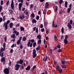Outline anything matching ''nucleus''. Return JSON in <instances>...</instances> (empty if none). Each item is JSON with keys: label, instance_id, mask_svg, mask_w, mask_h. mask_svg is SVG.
<instances>
[{"label": "nucleus", "instance_id": "f03ea898", "mask_svg": "<svg viewBox=\"0 0 74 74\" xmlns=\"http://www.w3.org/2000/svg\"><path fill=\"white\" fill-rule=\"evenodd\" d=\"M73 23V20H71L70 22L68 23V27H69V29H72V27H71V25Z\"/></svg>", "mask_w": 74, "mask_h": 74}, {"label": "nucleus", "instance_id": "4c0bfd02", "mask_svg": "<svg viewBox=\"0 0 74 74\" xmlns=\"http://www.w3.org/2000/svg\"><path fill=\"white\" fill-rule=\"evenodd\" d=\"M61 45H59V44H58L57 45V48H59V49H60V48L61 47Z\"/></svg>", "mask_w": 74, "mask_h": 74}, {"label": "nucleus", "instance_id": "37998d69", "mask_svg": "<svg viewBox=\"0 0 74 74\" xmlns=\"http://www.w3.org/2000/svg\"><path fill=\"white\" fill-rule=\"evenodd\" d=\"M17 33V31L16 30H14L13 31V33H14V34H16Z\"/></svg>", "mask_w": 74, "mask_h": 74}, {"label": "nucleus", "instance_id": "2eb2a0df", "mask_svg": "<svg viewBox=\"0 0 74 74\" xmlns=\"http://www.w3.org/2000/svg\"><path fill=\"white\" fill-rule=\"evenodd\" d=\"M40 46L39 45H38V47L36 48V49L37 50H37L39 51V50H40Z\"/></svg>", "mask_w": 74, "mask_h": 74}, {"label": "nucleus", "instance_id": "69168bd1", "mask_svg": "<svg viewBox=\"0 0 74 74\" xmlns=\"http://www.w3.org/2000/svg\"><path fill=\"white\" fill-rule=\"evenodd\" d=\"M12 52H13V49H11L10 50V53H12Z\"/></svg>", "mask_w": 74, "mask_h": 74}, {"label": "nucleus", "instance_id": "58836bf2", "mask_svg": "<svg viewBox=\"0 0 74 74\" xmlns=\"http://www.w3.org/2000/svg\"><path fill=\"white\" fill-rule=\"evenodd\" d=\"M18 6L19 7H22V3H20L18 5Z\"/></svg>", "mask_w": 74, "mask_h": 74}, {"label": "nucleus", "instance_id": "cd10ccee", "mask_svg": "<svg viewBox=\"0 0 74 74\" xmlns=\"http://www.w3.org/2000/svg\"><path fill=\"white\" fill-rule=\"evenodd\" d=\"M20 64H22L23 62V60H22L21 59L20 60Z\"/></svg>", "mask_w": 74, "mask_h": 74}, {"label": "nucleus", "instance_id": "bb28decb", "mask_svg": "<svg viewBox=\"0 0 74 74\" xmlns=\"http://www.w3.org/2000/svg\"><path fill=\"white\" fill-rule=\"evenodd\" d=\"M9 11L10 14H12L13 13V10H12V9H10Z\"/></svg>", "mask_w": 74, "mask_h": 74}, {"label": "nucleus", "instance_id": "13d9d810", "mask_svg": "<svg viewBox=\"0 0 74 74\" xmlns=\"http://www.w3.org/2000/svg\"><path fill=\"white\" fill-rule=\"evenodd\" d=\"M45 11H44V12H43V14H44V16H45V14H46V12H45Z\"/></svg>", "mask_w": 74, "mask_h": 74}, {"label": "nucleus", "instance_id": "774afa93", "mask_svg": "<svg viewBox=\"0 0 74 74\" xmlns=\"http://www.w3.org/2000/svg\"><path fill=\"white\" fill-rule=\"evenodd\" d=\"M45 74H48V71H47V70H46L45 71Z\"/></svg>", "mask_w": 74, "mask_h": 74}, {"label": "nucleus", "instance_id": "a18cd8bd", "mask_svg": "<svg viewBox=\"0 0 74 74\" xmlns=\"http://www.w3.org/2000/svg\"><path fill=\"white\" fill-rule=\"evenodd\" d=\"M33 7H34V5L32 4H31L30 6V9H32Z\"/></svg>", "mask_w": 74, "mask_h": 74}, {"label": "nucleus", "instance_id": "39448f33", "mask_svg": "<svg viewBox=\"0 0 74 74\" xmlns=\"http://www.w3.org/2000/svg\"><path fill=\"white\" fill-rule=\"evenodd\" d=\"M10 6L11 8V9H12V10H14V1L13 0H12V3L11 4Z\"/></svg>", "mask_w": 74, "mask_h": 74}, {"label": "nucleus", "instance_id": "8fccbe9b", "mask_svg": "<svg viewBox=\"0 0 74 74\" xmlns=\"http://www.w3.org/2000/svg\"><path fill=\"white\" fill-rule=\"evenodd\" d=\"M45 30L44 29V28H43L42 29H41V32H45Z\"/></svg>", "mask_w": 74, "mask_h": 74}, {"label": "nucleus", "instance_id": "7c9ffc66", "mask_svg": "<svg viewBox=\"0 0 74 74\" xmlns=\"http://www.w3.org/2000/svg\"><path fill=\"white\" fill-rule=\"evenodd\" d=\"M58 71H59V73H62V71H63V70H62V69H60Z\"/></svg>", "mask_w": 74, "mask_h": 74}, {"label": "nucleus", "instance_id": "20e7f679", "mask_svg": "<svg viewBox=\"0 0 74 74\" xmlns=\"http://www.w3.org/2000/svg\"><path fill=\"white\" fill-rule=\"evenodd\" d=\"M21 65L18 64H16L15 65V67H16V68L15 69L16 71H18L19 70V69Z\"/></svg>", "mask_w": 74, "mask_h": 74}, {"label": "nucleus", "instance_id": "f3484780", "mask_svg": "<svg viewBox=\"0 0 74 74\" xmlns=\"http://www.w3.org/2000/svg\"><path fill=\"white\" fill-rule=\"evenodd\" d=\"M9 26L10 28H12L13 26V23H10L9 25Z\"/></svg>", "mask_w": 74, "mask_h": 74}, {"label": "nucleus", "instance_id": "c03bdc74", "mask_svg": "<svg viewBox=\"0 0 74 74\" xmlns=\"http://www.w3.org/2000/svg\"><path fill=\"white\" fill-rule=\"evenodd\" d=\"M45 4H46V6L47 7H48V6H49V3H48V2H46Z\"/></svg>", "mask_w": 74, "mask_h": 74}, {"label": "nucleus", "instance_id": "603ef678", "mask_svg": "<svg viewBox=\"0 0 74 74\" xmlns=\"http://www.w3.org/2000/svg\"><path fill=\"white\" fill-rule=\"evenodd\" d=\"M52 49H50L49 50V53H52Z\"/></svg>", "mask_w": 74, "mask_h": 74}, {"label": "nucleus", "instance_id": "412c9836", "mask_svg": "<svg viewBox=\"0 0 74 74\" xmlns=\"http://www.w3.org/2000/svg\"><path fill=\"white\" fill-rule=\"evenodd\" d=\"M15 34H13L11 35V38H15Z\"/></svg>", "mask_w": 74, "mask_h": 74}, {"label": "nucleus", "instance_id": "423d86ee", "mask_svg": "<svg viewBox=\"0 0 74 74\" xmlns=\"http://www.w3.org/2000/svg\"><path fill=\"white\" fill-rule=\"evenodd\" d=\"M32 45H33V44L32 43H31V42L30 41V42H28L27 44V46L28 47H32Z\"/></svg>", "mask_w": 74, "mask_h": 74}, {"label": "nucleus", "instance_id": "393cba45", "mask_svg": "<svg viewBox=\"0 0 74 74\" xmlns=\"http://www.w3.org/2000/svg\"><path fill=\"white\" fill-rule=\"evenodd\" d=\"M60 69L59 68V65H58L57 66H56V69L57 71H58Z\"/></svg>", "mask_w": 74, "mask_h": 74}, {"label": "nucleus", "instance_id": "6ab92c4d", "mask_svg": "<svg viewBox=\"0 0 74 74\" xmlns=\"http://www.w3.org/2000/svg\"><path fill=\"white\" fill-rule=\"evenodd\" d=\"M37 54H33V58H35L36 56H37Z\"/></svg>", "mask_w": 74, "mask_h": 74}, {"label": "nucleus", "instance_id": "c85d7f7f", "mask_svg": "<svg viewBox=\"0 0 74 74\" xmlns=\"http://www.w3.org/2000/svg\"><path fill=\"white\" fill-rule=\"evenodd\" d=\"M58 52L60 53L62 52V49H59L57 50Z\"/></svg>", "mask_w": 74, "mask_h": 74}, {"label": "nucleus", "instance_id": "a878e982", "mask_svg": "<svg viewBox=\"0 0 74 74\" xmlns=\"http://www.w3.org/2000/svg\"><path fill=\"white\" fill-rule=\"evenodd\" d=\"M41 40L39 39L38 41V44L40 45V44H41Z\"/></svg>", "mask_w": 74, "mask_h": 74}, {"label": "nucleus", "instance_id": "ddd939ff", "mask_svg": "<svg viewBox=\"0 0 74 74\" xmlns=\"http://www.w3.org/2000/svg\"><path fill=\"white\" fill-rule=\"evenodd\" d=\"M32 23H37V21L35 19H34L32 20Z\"/></svg>", "mask_w": 74, "mask_h": 74}, {"label": "nucleus", "instance_id": "9d476101", "mask_svg": "<svg viewBox=\"0 0 74 74\" xmlns=\"http://www.w3.org/2000/svg\"><path fill=\"white\" fill-rule=\"evenodd\" d=\"M5 57H2L1 59V62H5Z\"/></svg>", "mask_w": 74, "mask_h": 74}, {"label": "nucleus", "instance_id": "f704fd0d", "mask_svg": "<svg viewBox=\"0 0 74 74\" xmlns=\"http://www.w3.org/2000/svg\"><path fill=\"white\" fill-rule=\"evenodd\" d=\"M69 38V36H68V35H66L65 36V40H67V38Z\"/></svg>", "mask_w": 74, "mask_h": 74}, {"label": "nucleus", "instance_id": "b1692460", "mask_svg": "<svg viewBox=\"0 0 74 74\" xmlns=\"http://www.w3.org/2000/svg\"><path fill=\"white\" fill-rule=\"evenodd\" d=\"M22 40L23 41H26V37H23Z\"/></svg>", "mask_w": 74, "mask_h": 74}, {"label": "nucleus", "instance_id": "dca6fc26", "mask_svg": "<svg viewBox=\"0 0 74 74\" xmlns=\"http://www.w3.org/2000/svg\"><path fill=\"white\" fill-rule=\"evenodd\" d=\"M20 30L22 32V31H24L25 30V28L22 27H20Z\"/></svg>", "mask_w": 74, "mask_h": 74}, {"label": "nucleus", "instance_id": "ea45409f", "mask_svg": "<svg viewBox=\"0 0 74 74\" xmlns=\"http://www.w3.org/2000/svg\"><path fill=\"white\" fill-rule=\"evenodd\" d=\"M20 26V23H18V24H17L16 25V27H19Z\"/></svg>", "mask_w": 74, "mask_h": 74}, {"label": "nucleus", "instance_id": "6e6552de", "mask_svg": "<svg viewBox=\"0 0 74 74\" xmlns=\"http://www.w3.org/2000/svg\"><path fill=\"white\" fill-rule=\"evenodd\" d=\"M19 18L20 19H23L25 18V15L24 14H22L21 15V16H19Z\"/></svg>", "mask_w": 74, "mask_h": 74}, {"label": "nucleus", "instance_id": "79ce46f5", "mask_svg": "<svg viewBox=\"0 0 74 74\" xmlns=\"http://www.w3.org/2000/svg\"><path fill=\"white\" fill-rule=\"evenodd\" d=\"M30 41H31V43H32L33 44V42H34V40L31 39V40Z\"/></svg>", "mask_w": 74, "mask_h": 74}, {"label": "nucleus", "instance_id": "e433bc0d", "mask_svg": "<svg viewBox=\"0 0 74 74\" xmlns=\"http://www.w3.org/2000/svg\"><path fill=\"white\" fill-rule=\"evenodd\" d=\"M63 0H60L59 1V3L60 4H62V3H63Z\"/></svg>", "mask_w": 74, "mask_h": 74}, {"label": "nucleus", "instance_id": "680f3d73", "mask_svg": "<svg viewBox=\"0 0 74 74\" xmlns=\"http://www.w3.org/2000/svg\"><path fill=\"white\" fill-rule=\"evenodd\" d=\"M22 36L20 37L18 40H19L20 41H21V40H22Z\"/></svg>", "mask_w": 74, "mask_h": 74}, {"label": "nucleus", "instance_id": "1a4fd4ad", "mask_svg": "<svg viewBox=\"0 0 74 74\" xmlns=\"http://www.w3.org/2000/svg\"><path fill=\"white\" fill-rule=\"evenodd\" d=\"M47 60H48V56H46V58L45 57H44V58L43 59V62H44V61L45 62H46Z\"/></svg>", "mask_w": 74, "mask_h": 74}, {"label": "nucleus", "instance_id": "c9c22d12", "mask_svg": "<svg viewBox=\"0 0 74 74\" xmlns=\"http://www.w3.org/2000/svg\"><path fill=\"white\" fill-rule=\"evenodd\" d=\"M3 9V8L2 7V6L0 5V12H1V10Z\"/></svg>", "mask_w": 74, "mask_h": 74}, {"label": "nucleus", "instance_id": "473e14b6", "mask_svg": "<svg viewBox=\"0 0 74 74\" xmlns=\"http://www.w3.org/2000/svg\"><path fill=\"white\" fill-rule=\"evenodd\" d=\"M21 42V40H18L17 42V44L18 45L19 44H20V43Z\"/></svg>", "mask_w": 74, "mask_h": 74}, {"label": "nucleus", "instance_id": "4be33fe9", "mask_svg": "<svg viewBox=\"0 0 74 74\" xmlns=\"http://www.w3.org/2000/svg\"><path fill=\"white\" fill-rule=\"evenodd\" d=\"M71 10V9L70 8H68L67 10V12L68 14V13H69V12H70V10Z\"/></svg>", "mask_w": 74, "mask_h": 74}, {"label": "nucleus", "instance_id": "0e129e2a", "mask_svg": "<svg viewBox=\"0 0 74 74\" xmlns=\"http://www.w3.org/2000/svg\"><path fill=\"white\" fill-rule=\"evenodd\" d=\"M3 1L1 0V5H3Z\"/></svg>", "mask_w": 74, "mask_h": 74}, {"label": "nucleus", "instance_id": "de8ad7c7", "mask_svg": "<svg viewBox=\"0 0 74 74\" xmlns=\"http://www.w3.org/2000/svg\"><path fill=\"white\" fill-rule=\"evenodd\" d=\"M39 18H40V16H36V19L37 20H38Z\"/></svg>", "mask_w": 74, "mask_h": 74}, {"label": "nucleus", "instance_id": "bf43d9fd", "mask_svg": "<svg viewBox=\"0 0 74 74\" xmlns=\"http://www.w3.org/2000/svg\"><path fill=\"white\" fill-rule=\"evenodd\" d=\"M36 33H38V28L37 27L36 28Z\"/></svg>", "mask_w": 74, "mask_h": 74}, {"label": "nucleus", "instance_id": "e2e57ef3", "mask_svg": "<svg viewBox=\"0 0 74 74\" xmlns=\"http://www.w3.org/2000/svg\"><path fill=\"white\" fill-rule=\"evenodd\" d=\"M40 28H41V29L42 28V27H43V25L42 24H41V25L40 26Z\"/></svg>", "mask_w": 74, "mask_h": 74}, {"label": "nucleus", "instance_id": "0eeeda50", "mask_svg": "<svg viewBox=\"0 0 74 74\" xmlns=\"http://www.w3.org/2000/svg\"><path fill=\"white\" fill-rule=\"evenodd\" d=\"M30 68H31V66L30 65H28L27 67L25 68V70L29 71V70H30Z\"/></svg>", "mask_w": 74, "mask_h": 74}, {"label": "nucleus", "instance_id": "338daca9", "mask_svg": "<svg viewBox=\"0 0 74 74\" xmlns=\"http://www.w3.org/2000/svg\"><path fill=\"white\" fill-rule=\"evenodd\" d=\"M15 41V39H13L11 40V41H13V42H14Z\"/></svg>", "mask_w": 74, "mask_h": 74}, {"label": "nucleus", "instance_id": "5fc2aeb1", "mask_svg": "<svg viewBox=\"0 0 74 74\" xmlns=\"http://www.w3.org/2000/svg\"><path fill=\"white\" fill-rule=\"evenodd\" d=\"M3 21V18H0V23Z\"/></svg>", "mask_w": 74, "mask_h": 74}, {"label": "nucleus", "instance_id": "052dcab7", "mask_svg": "<svg viewBox=\"0 0 74 74\" xmlns=\"http://www.w3.org/2000/svg\"><path fill=\"white\" fill-rule=\"evenodd\" d=\"M48 25V23L47 22H45V26H47Z\"/></svg>", "mask_w": 74, "mask_h": 74}, {"label": "nucleus", "instance_id": "72a5a7b5", "mask_svg": "<svg viewBox=\"0 0 74 74\" xmlns=\"http://www.w3.org/2000/svg\"><path fill=\"white\" fill-rule=\"evenodd\" d=\"M61 32L62 33H64V28L63 27L62 28Z\"/></svg>", "mask_w": 74, "mask_h": 74}, {"label": "nucleus", "instance_id": "c756f323", "mask_svg": "<svg viewBox=\"0 0 74 74\" xmlns=\"http://www.w3.org/2000/svg\"><path fill=\"white\" fill-rule=\"evenodd\" d=\"M66 65H62V69H66Z\"/></svg>", "mask_w": 74, "mask_h": 74}, {"label": "nucleus", "instance_id": "4d7b16f0", "mask_svg": "<svg viewBox=\"0 0 74 74\" xmlns=\"http://www.w3.org/2000/svg\"><path fill=\"white\" fill-rule=\"evenodd\" d=\"M62 12H63V11H62V10H61L59 12V14H61L62 13Z\"/></svg>", "mask_w": 74, "mask_h": 74}, {"label": "nucleus", "instance_id": "4468645a", "mask_svg": "<svg viewBox=\"0 0 74 74\" xmlns=\"http://www.w3.org/2000/svg\"><path fill=\"white\" fill-rule=\"evenodd\" d=\"M37 38L39 39V40H41V35H39L37 36Z\"/></svg>", "mask_w": 74, "mask_h": 74}, {"label": "nucleus", "instance_id": "a19ab883", "mask_svg": "<svg viewBox=\"0 0 74 74\" xmlns=\"http://www.w3.org/2000/svg\"><path fill=\"white\" fill-rule=\"evenodd\" d=\"M5 45H6V44H5V43L4 42L3 44V48H5Z\"/></svg>", "mask_w": 74, "mask_h": 74}, {"label": "nucleus", "instance_id": "7ed1b4c3", "mask_svg": "<svg viewBox=\"0 0 74 74\" xmlns=\"http://www.w3.org/2000/svg\"><path fill=\"white\" fill-rule=\"evenodd\" d=\"M9 69L8 68H5L3 70V73L5 74H9Z\"/></svg>", "mask_w": 74, "mask_h": 74}, {"label": "nucleus", "instance_id": "aec40b11", "mask_svg": "<svg viewBox=\"0 0 74 74\" xmlns=\"http://www.w3.org/2000/svg\"><path fill=\"white\" fill-rule=\"evenodd\" d=\"M37 44V43L36 42H35L33 44V48H35V47L36 46V45Z\"/></svg>", "mask_w": 74, "mask_h": 74}, {"label": "nucleus", "instance_id": "49530a36", "mask_svg": "<svg viewBox=\"0 0 74 74\" xmlns=\"http://www.w3.org/2000/svg\"><path fill=\"white\" fill-rule=\"evenodd\" d=\"M10 3V1H8L6 2L7 5H9V3Z\"/></svg>", "mask_w": 74, "mask_h": 74}, {"label": "nucleus", "instance_id": "9b49d317", "mask_svg": "<svg viewBox=\"0 0 74 74\" xmlns=\"http://www.w3.org/2000/svg\"><path fill=\"white\" fill-rule=\"evenodd\" d=\"M64 44H65V45H66V44H68V41H67V39H64Z\"/></svg>", "mask_w": 74, "mask_h": 74}, {"label": "nucleus", "instance_id": "864d4df0", "mask_svg": "<svg viewBox=\"0 0 74 74\" xmlns=\"http://www.w3.org/2000/svg\"><path fill=\"white\" fill-rule=\"evenodd\" d=\"M23 48V45H20V49H22V48Z\"/></svg>", "mask_w": 74, "mask_h": 74}, {"label": "nucleus", "instance_id": "f257e3e1", "mask_svg": "<svg viewBox=\"0 0 74 74\" xmlns=\"http://www.w3.org/2000/svg\"><path fill=\"white\" fill-rule=\"evenodd\" d=\"M10 22V20H8L6 22V23L5 22L3 24V26H5V28L7 30L8 29V24Z\"/></svg>", "mask_w": 74, "mask_h": 74}, {"label": "nucleus", "instance_id": "09e8293b", "mask_svg": "<svg viewBox=\"0 0 74 74\" xmlns=\"http://www.w3.org/2000/svg\"><path fill=\"white\" fill-rule=\"evenodd\" d=\"M36 68V65L34 66L32 68V70H34Z\"/></svg>", "mask_w": 74, "mask_h": 74}, {"label": "nucleus", "instance_id": "5701e85b", "mask_svg": "<svg viewBox=\"0 0 74 74\" xmlns=\"http://www.w3.org/2000/svg\"><path fill=\"white\" fill-rule=\"evenodd\" d=\"M68 4L67 2L66 1L65 3V8H67V5Z\"/></svg>", "mask_w": 74, "mask_h": 74}, {"label": "nucleus", "instance_id": "6e6d98bb", "mask_svg": "<svg viewBox=\"0 0 74 74\" xmlns=\"http://www.w3.org/2000/svg\"><path fill=\"white\" fill-rule=\"evenodd\" d=\"M32 16L33 18H34V16H35V15H34V14L33 13L32 14Z\"/></svg>", "mask_w": 74, "mask_h": 74}, {"label": "nucleus", "instance_id": "2f4dec72", "mask_svg": "<svg viewBox=\"0 0 74 74\" xmlns=\"http://www.w3.org/2000/svg\"><path fill=\"white\" fill-rule=\"evenodd\" d=\"M36 53V50L35 49H34L33 50V54Z\"/></svg>", "mask_w": 74, "mask_h": 74}, {"label": "nucleus", "instance_id": "a211bd4d", "mask_svg": "<svg viewBox=\"0 0 74 74\" xmlns=\"http://www.w3.org/2000/svg\"><path fill=\"white\" fill-rule=\"evenodd\" d=\"M55 21H54L53 22L52 26L53 27H55L56 28V25H55Z\"/></svg>", "mask_w": 74, "mask_h": 74}, {"label": "nucleus", "instance_id": "f8f14e48", "mask_svg": "<svg viewBox=\"0 0 74 74\" xmlns=\"http://www.w3.org/2000/svg\"><path fill=\"white\" fill-rule=\"evenodd\" d=\"M61 63L62 64H63V65L65 64L64 63H65L66 62V61H65L63 60V59H62L61 60Z\"/></svg>", "mask_w": 74, "mask_h": 74}, {"label": "nucleus", "instance_id": "3c124183", "mask_svg": "<svg viewBox=\"0 0 74 74\" xmlns=\"http://www.w3.org/2000/svg\"><path fill=\"white\" fill-rule=\"evenodd\" d=\"M3 55H4V52H3L1 53V58H2V57H3V56H4Z\"/></svg>", "mask_w": 74, "mask_h": 74}]
</instances>
